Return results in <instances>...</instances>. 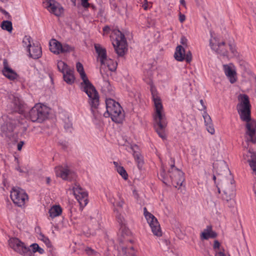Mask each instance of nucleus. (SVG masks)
Wrapping results in <instances>:
<instances>
[{
    "instance_id": "nucleus-1",
    "label": "nucleus",
    "mask_w": 256,
    "mask_h": 256,
    "mask_svg": "<svg viewBox=\"0 0 256 256\" xmlns=\"http://www.w3.org/2000/svg\"><path fill=\"white\" fill-rule=\"evenodd\" d=\"M76 68L79 73L82 82L80 83L81 90L85 92L89 98V103L91 106L96 108L99 104V96L97 91L88 80L84 69L82 64L78 62Z\"/></svg>"
},
{
    "instance_id": "nucleus-2",
    "label": "nucleus",
    "mask_w": 256,
    "mask_h": 256,
    "mask_svg": "<svg viewBox=\"0 0 256 256\" xmlns=\"http://www.w3.org/2000/svg\"><path fill=\"white\" fill-rule=\"evenodd\" d=\"M152 100L154 106V120L158 126L156 131L158 136L162 139L166 138V134L164 129L166 126V122L165 120V115L164 112V108L160 98L158 96L157 92L154 90H152Z\"/></svg>"
},
{
    "instance_id": "nucleus-3",
    "label": "nucleus",
    "mask_w": 256,
    "mask_h": 256,
    "mask_svg": "<svg viewBox=\"0 0 256 256\" xmlns=\"http://www.w3.org/2000/svg\"><path fill=\"white\" fill-rule=\"evenodd\" d=\"M106 112L104 114V116H110L115 122H122L124 118V114L120 104L112 98H106Z\"/></svg>"
},
{
    "instance_id": "nucleus-4",
    "label": "nucleus",
    "mask_w": 256,
    "mask_h": 256,
    "mask_svg": "<svg viewBox=\"0 0 256 256\" xmlns=\"http://www.w3.org/2000/svg\"><path fill=\"white\" fill-rule=\"evenodd\" d=\"M112 45L119 56H123L127 50L126 40L124 36L119 30H114L111 35Z\"/></svg>"
},
{
    "instance_id": "nucleus-5",
    "label": "nucleus",
    "mask_w": 256,
    "mask_h": 256,
    "mask_svg": "<svg viewBox=\"0 0 256 256\" xmlns=\"http://www.w3.org/2000/svg\"><path fill=\"white\" fill-rule=\"evenodd\" d=\"M94 48L98 54V60L101 65L106 66L110 71H114L117 67V63L107 56L106 48L98 44H94Z\"/></svg>"
},
{
    "instance_id": "nucleus-6",
    "label": "nucleus",
    "mask_w": 256,
    "mask_h": 256,
    "mask_svg": "<svg viewBox=\"0 0 256 256\" xmlns=\"http://www.w3.org/2000/svg\"><path fill=\"white\" fill-rule=\"evenodd\" d=\"M239 104L237 108L240 118L246 120L250 114V104L248 96L246 94H240L238 96Z\"/></svg>"
},
{
    "instance_id": "nucleus-7",
    "label": "nucleus",
    "mask_w": 256,
    "mask_h": 256,
    "mask_svg": "<svg viewBox=\"0 0 256 256\" xmlns=\"http://www.w3.org/2000/svg\"><path fill=\"white\" fill-rule=\"evenodd\" d=\"M10 196L14 204L19 207L24 206L28 200L26 192L19 187H13L12 188Z\"/></svg>"
},
{
    "instance_id": "nucleus-8",
    "label": "nucleus",
    "mask_w": 256,
    "mask_h": 256,
    "mask_svg": "<svg viewBox=\"0 0 256 256\" xmlns=\"http://www.w3.org/2000/svg\"><path fill=\"white\" fill-rule=\"evenodd\" d=\"M47 108L40 104H36L30 111L29 117L33 122H42L48 116Z\"/></svg>"
},
{
    "instance_id": "nucleus-9",
    "label": "nucleus",
    "mask_w": 256,
    "mask_h": 256,
    "mask_svg": "<svg viewBox=\"0 0 256 256\" xmlns=\"http://www.w3.org/2000/svg\"><path fill=\"white\" fill-rule=\"evenodd\" d=\"M144 214L154 235L158 237L161 236L162 231L157 218L149 212L146 208L144 209Z\"/></svg>"
},
{
    "instance_id": "nucleus-10",
    "label": "nucleus",
    "mask_w": 256,
    "mask_h": 256,
    "mask_svg": "<svg viewBox=\"0 0 256 256\" xmlns=\"http://www.w3.org/2000/svg\"><path fill=\"white\" fill-rule=\"evenodd\" d=\"M242 120L246 122L245 134L246 142L253 144L256 143V121L250 118V114L246 120Z\"/></svg>"
},
{
    "instance_id": "nucleus-11",
    "label": "nucleus",
    "mask_w": 256,
    "mask_h": 256,
    "mask_svg": "<svg viewBox=\"0 0 256 256\" xmlns=\"http://www.w3.org/2000/svg\"><path fill=\"white\" fill-rule=\"evenodd\" d=\"M169 172L173 186L176 188L182 186L184 180V172L176 168L174 164L171 165Z\"/></svg>"
},
{
    "instance_id": "nucleus-12",
    "label": "nucleus",
    "mask_w": 256,
    "mask_h": 256,
    "mask_svg": "<svg viewBox=\"0 0 256 256\" xmlns=\"http://www.w3.org/2000/svg\"><path fill=\"white\" fill-rule=\"evenodd\" d=\"M72 191L76 198L78 202L81 207H84L88 203V194L80 185L75 184L72 188Z\"/></svg>"
},
{
    "instance_id": "nucleus-13",
    "label": "nucleus",
    "mask_w": 256,
    "mask_h": 256,
    "mask_svg": "<svg viewBox=\"0 0 256 256\" xmlns=\"http://www.w3.org/2000/svg\"><path fill=\"white\" fill-rule=\"evenodd\" d=\"M8 244L15 252L21 254L27 252L29 250L23 242L16 238H10L8 240Z\"/></svg>"
},
{
    "instance_id": "nucleus-14",
    "label": "nucleus",
    "mask_w": 256,
    "mask_h": 256,
    "mask_svg": "<svg viewBox=\"0 0 256 256\" xmlns=\"http://www.w3.org/2000/svg\"><path fill=\"white\" fill-rule=\"evenodd\" d=\"M44 7L52 14L56 16H60L63 12L62 6L54 0H45L44 2Z\"/></svg>"
},
{
    "instance_id": "nucleus-15",
    "label": "nucleus",
    "mask_w": 256,
    "mask_h": 256,
    "mask_svg": "<svg viewBox=\"0 0 256 256\" xmlns=\"http://www.w3.org/2000/svg\"><path fill=\"white\" fill-rule=\"evenodd\" d=\"M210 46L212 49L218 54L223 56H226L228 54L225 43L224 42H218L216 38L210 39Z\"/></svg>"
},
{
    "instance_id": "nucleus-16",
    "label": "nucleus",
    "mask_w": 256,
    "mask_h": 256,
    "mask_svg": "<svg viewBox=\"0 0 256 256\" xmlns=\"http://www.w3.org/2000/svg\"><path fill=\"white\" fill-rule=\"evenodd\" d=\"M55 172L56 176L62 178L63 180H70L73 178L74 175V174L68 168H64L62 166L56 167Z\"/></svg>"
},
{
    "instance_id": "nucleus-17",
    "label": "nucleus",
    "mask_w": 256,
    "mask_h": 256,
    "mask_svg": "<svg viewBox=\"0 0 256 256\" xmlns=\"http://www.w3.org/2000/svg\"><path fill=\"white\" fill-rule=\"evenodd\" d=\"M4 68L2 70L3 74L10 80H14L18 77L17 74L10 68L8 61L4 59L3 61Z\"/></svg>"
},
{
    "instance_id": "nucleus-18",
    "label": "nucleus",
    "mask_w": 256,
    "mask_h": 256,
    "mask_svg": "<svg viewBox=\"0 0 256 256\" xmlns=\"http://www.w3.org/2000/svg\"><path fill=\"white\" fill-rule=\"evenodd\" d=\"M235 196V192L234 190H230V188L225 189L224 190L222 194V199L226 201L228 204H230V206H233L234 200V198Z\"/></svg>"
},
{
    "instance_id": "nucleus-19",
    "label": "nucleus",
    "mask_w": 256,
    "mask_h": 256,
    "mask_svg": "<svg viewBox=\"0 0 256 256\" xmlns=\"http://www.w3.org/2000/svg\"><path fill=\"white\" fill-rule=\"evenodd\" d=\"M62 209L60 205H54L48 210V219L53 220L61 215Z\"/></svg>"
},
{
    "instance_id": "nucleus-20",
    "label": "nucleus",
    "mask_w": 256,
    "mask_h": 256,
    "mask_svg": "<svg viewBox=\"0 0 256 256\" xmlns=\"http://www.w3.org/2000/svg\"><path fill=\"white\" fill-rule=\"evenodd\" d=\"M102 92L106 96H112L114 94L112 86L108 80H104L101 84Z\"/></svg>"
},
{
    "instance_id": "nucleus-21",
    "label": "nucleus",
    "mask_w": 256,
    "mask_h": 256,
    "mask_svg": "<svg viewBox=\"0 0 256 256\" xmlns=\"http://www.w3.org/2000/svg\"><path fill=\"white\" fill-rule=\"evenodd\" d=\"M28 52L30 56L34 59L40 58L42 54L41 48L38 45L33 44L30 48H28Z\"/></svg>"
},
{
    "instance_id": "nucleus-22",
    "label": "nucleus",
    "mask_w": 256,
    "mask_h": 256,
    "mask_svg": "<svg viewBox=\"0 0 256 256\" xmlns=\"http://www.w3.org/2000/svg\"><path fill=\"white\" fill-rule=\"evenodd\" d=\"M217 236L216 232L212 230L211 226H208L200 234L201 240H208L210 238H214Z\"/></svg>"
},
{
    "instance_id": "nucleus-23",
    "label": "nucleus",
    "mask_w": 256,
    "mask_h": 256,
    "mask_svg": "<svg viewBox=\"0 0 256 256\" xmlns=\"http://www.w3.org/2000/svg\"><path fill=\"white\" fill-rule=\"evenodd\" d=\"M247 152L248 154L244 156H250L251 159L248 158L247 160L249 162L251 168L256 175V154H255L250 150ZM244 158L246 159V158L244 157Z\"/></svg>"
},
{
    "instance_id": "nucleus-24",
    "label": "nucleus",
    "mask_w": 256,
    "mask_h": 256,
    "mask_svg": "<svg viewBox=\"0 0 256 256\" xmlns=\"http://www.w3.org/2000/svg\"><path fill=\"white\" fill-rule=\"evenodd\" d=\"M62 44L55 39H52L50 42V50L55 54L60 53Z\"/></svg>"
},
{
    "instance_id": "nucleus-25",
    "label": "nucleus",
    "mask_w": 256,
    "mask_h": 256,
    "mask_svg": "<svg viewBox=\"0 0 256 256\" xmlns=\"http://www.w3.org/2000/svg\"><path fill=\"white\" fill-rule=\"evenodd\" d=\"M224 72L232 84L236 81V73L230 66L228 65H224Z\"/></svg>"
},
{
    "instance_id": "nucleus-26",
    "label": "nucleus",
    "mask_w": 256,
    "mask_h": 256,
    "mask_svg": "<svg viewBox=\"0 0 256 256\" xmlns=\"http://www.w3.org/2000/svg\"><path fill=\"white\" fill-rule=\"evenodd\" d=\"M213 248L215 252L214 256H230L226 252L224 248L220 246V243L216 240L214 242Z\"/></svg>"
},
{
    "instance_id": "nucleus-27",
    "label": "nucleus",
    "mask_w": 256,
    "mask_h": 256,
    "mask_svg": "<svg viewBox=\"0 0 256 256\" xmlns=\"http://www.w3.org/2000/svg\"><path fill=\"white\" fill-rule=\"evenodd\" d=\"M174 57L179 62L183 61L185 58V50L182 46H178L176 49Z\"/></svg>"
},
{
    "instance_id": "nucleus-28",
    "label": "nucleus",
    "mask_w": 256,
    "mask_h": 256,
    "mask_svg": "<svg viewBox=\"0 0 256 256\" xmlns=\"http://www.w3.org/2000/svg\"><path fill=\"white\" fill-rule=\"evenodd\" d=\"M63 78L64 80L67 84H72L74 82L75 80L74 70L71 69L67 70V71L63 73Z\"/></svg>"
},
{
    "instance_id": "nucleus-29",
    "label": "nucleus",
    "mask_w": 256,
    "mask_h": 256,
    "mask_svg": "<svg viewBox=\"0 0 256 256\" xmlns=\"http://www.w3.org/2000/svg\"><path fill=\"white\" fill-rule=\"evenodd\" d=\"M132 148L134 150L133 155H134L135 160L136 161V162L138 163V167L142 166L143 163H144L142 158L140 154L138 152L134 150L135 149L138 148L137 146L134 145V146H132Z\"/></svg>"
},
{
    "instance_id": "nucleus-30",
    "label": "nucleus",
    "mask_w": 256,
    "mask_h": 256,
    "mask_svg": "<svg viewBox=\"0 0 256 256\" xmlns=\"http://www.w3.org/2000/svg\"><path fill=\"white\" fill-rule=\"evenodd\" d=\"M1 28L2 30H6L9 32H11L12 30V22L8 20H4L1 24Z\"/></svg>"
},
{
    "instance_id": "nucleus-31",
    "label": "nucleus",
    "mask_w": 256,
    "mask_h": 256,
    "mask_svg": "<svg viewBox=\"0 0 256 256\" xmlns=\"http://www.w3.org/2000/svg\"><path fill=\"white\" fill-rule=\"evenodd\" d=\"M57 67L58 70L62 74L67 71V70L70 69L66 64L61 60L58 61Z\"/></svg>"
},
{
    "instance_id": "nucleus-32",
    "label": "nucleus",
    "mask_w": 256,
    "mask_h": 256,
    "mask_svg": "<svg viewBox=\"0 0 256 256\" xmlns=\"http://www.w3.org/2000/svg\"><path fill=\"white\" fill-rule=\"evenodd\" d=\"M32 38L30 36H26L22 40V44L24 47L27 48V50L28 48H30L32 45Z\"/></svg>"
},
{
    "instance_id": "nucleus-33",
    "label": "nucleus",
    "mask_w": 256,
    "mask_h": 256,
    "mask_svg": "<svg viewBox=\"0 0 256 256\" xmlns=\"http://www.w3.org/2000/svg\"><path fill=\"white\" fill-rule=\"evenodd\" d=\"M122 252L126 256H134L135 251L132 246L122 248Z\"/></svg>"
},
{
    "instance_id": "nucleus-34",
    "label": "nucleus",
    "mask_w": 256,
    "mask_h": 256,
    "mask_svg": "<svg viewBox=\"0 0 256 256\" xmlns=\"http://www.w3.org/2000/svg\"><path fill=\"white\" fill-rule=\"evenodd\" d=\"M74 50V48L67 44H62L60 53L70 52Z\"/></svg>"
},
{
    "instance_id": "nucleus-35",
    "label": "nucleus",
    "mask_w": 256,
    "mask_h": 256,
    "mask_svg": "<svg viewBox=\"0 0 256 256\" xmlns=\"http://www.w3.org/2000/svg\"><path fill=\"white\" fill-rule=\"evenodd\" d=\"M120 232H121L122 236L125 238L127 236L130 234V232L128 228L126 227V225L124 226H121L120 228Z\"/></svg>"
},
{
    "instance_id": "nucleus-36",
    "label": "nucleus",
    "mask_w": 256,
    "mask_h": 256,
    "mask_svg": "<svg viewBox=\"0 0 256 256\" xmlns=\"http://www.w3.org/2000/svg\"><path fill=\"white\" fill-rule=\"evenodd\" d=\"M116 170L124 179L126 180L128 178V174L126 172L122 166L118 167Z\"/></svg>"
},
{
    "instance_id": "nucleus-37",
    "label": "nucleus",
    "mask_w": 256,
    "mask_h": 256,
    "mask_svg": "<svg viewBox=\"0 0 256 256\" xmlns=\"http://www.w3.org/2000/svg\"><path fill=\"white\" fill-rule=\"evenodd\" d=\"M202 116L204 118L205 124H210L212 123V120L210 116L208 114L206 111L203 113Z\"/></svg>"
},
{
    "instance_id": "nucleus-38",
    "label": "nucleus",
    "mask_w": 256,
    "mask_h": 256,
    "mask_svg": "<svg viewBox=\"0 0 256 256\" xmlns=\"http://www.w3.org/2000/svg\"><path fill=\"white\" fill-rule=\"evenodd\" d=\"M85 252L86 254L90 256H96L98 254L97 252L89 247L86 248Z\"/></svg>"
},
{
    "instance_id": "nucleus-39",
    "label": "nucleus",
    "mask_w": 256,
    "mask_h": 256,
    "mask_svg": "<svg viewBox=\"0 0 256 256\" xmlns=\"http://www.w3.org/2000/svg\"><path fill=\"white\" fill-rule=\"evenodd\" d=\"M116 218L118 219V221L121 226H124L126 225V220H124V217L122 216L120 214H118V212H116Z\"/></svg>"
},
{
    "instance_id": "nucleus-40",
    "label": "nucleus",
    "mask_w": 256,
    "mask_h": 256,
    "mask_svg": "<svg viewBox=\"0 0 256 256\" xmlns=\"http://www.w3.org/2000/svg\"><path fill=\"white\" fill-rule=\"evenodd\" d=\"M206 128V130L210 134H213L215 132V130L214 128L212 123H211L210 124H205Z\"/></svg>"
},
{
    "instance_id": "nucleus-41",
    "label": "nucleus",
    "mask_w": 256,
    "mask_h": 256,
    "mask_svg": "<svg viewBox=\"0 0 256 256\" xmlns=\"http://www.w3.org/2000/svg\"><path fill=\"white\" fill-rule=\"evenodd\" d=\"M186 62H190L192 60V54L190 51L185 52V58Z\"/></svg>"
},
{
    "instance_id": "nucleus-42",
    "label": "nucleus",
    "mask_w": 256,
    "mask_h": 256,
    "mask_svg": "<svg viewBox=\"0 0 256 256\" xmlns=\"http://www.w3.org/2000/svg\"><path fill=\"white\" fill-rule=\"evenodd\" d=\"M14 100L13 102L14 105L15 106V108H21V102L20 100V99L18 98H14Z\"/></svg>"
},
{
    "instance_id": "nucleus-43",
    "label": "nucleus",
    "mask_w": 256,
    "mask_h": 256,
    "mask_svg": "<svg viewBox=\"0 0 256 256\" xmlns=\"http://www.w3.org/2000/svg\"><path fill=\"white\" fill-rule=\"evenodd\" d=\"M41 240L45 243L48 247L51 246L50 242L47 237H46L44 236H42Z\"/></svg>"
},
{
    "instance_id": "nucleus-44",
    "label": "nucleus",
    "mask_w": 256,
    "mask_h": 256,
    "mask_svg": "<svg viewBox=\"0 0 256 256\" xmlns=\"http://www.w3.org/2000/svg\"><path fill=\"white\" fill-rule=\"evenodd\" d=\"M30 247L32 248V252H36L39 248V246L37 244H31Z\"/></svg>"
},
{
    "instance_id": "nucleus-45",
    "label": "nucleus",
    "mask_w": 256,
    "mask_h": 256,
    "mask_svg": "<svg viewBox=\"0 0 256 256\" xmlns=\"http://www.w3.org/2000/svg\"><path fill=\"white\" fill-rule=\"evenodd\" d=\"M124 200H120L118 202H116V206L120 208H122L124 206Z\"/></svg>"
},
{
    "instance_id": "nucleus-46",
    "label": "nucleus",
    "mask_w": 256,
    "mask_h": 256,
    "mask_svg": "<svg viewBox=\"0 0 256 256\" xmlns=\"http://www.w3.org/2000/svg\"><path fill=\"white\" fill-rule=\"evenodd\" d=\"M230 49L234 56H236L238 52L235 48V47L231 44L229 46Z\"/></svg>"
},
{
    "instance_id": "nucleus-47",
    "label": "nucleus",
    "mask_w": 256,
    "mask_h": 256,
    "mask_svg": "<svg viewBox=\"0 0 256 256\" xmlns=\"http://www.w3.org/2000/svg\"><path fill=\"white\" fill-rule=\"evenodd\" d=\"M200 103L201 104V108H198V110H206V106L204 104V102L202 100H200Z\"/></svg>"
},
{
    "instance_id": "nucleus-48",
    "label": "nucleus",
    "mask_w": 256,
    "mask_h": 256,
    "mask_svg": "<svg viewBox=\"0 0 256 256\" xmlns=\"http://www.w3.org/2000/svg\"><path fill=\"white\" fill-rule=\"evenodd\" d=\"M186 20V16L181 12L179 13V20L180 22H183Z\"/></svg>"
},
{
    "instance_id": "nucleus-49",
    "label": "nucleus",
    "mask_w": 256,
    "mask_h": 256,
    "mask_svg": "<svg viewBox=\"0 0 256 256\" xmlns=\"http://www.w3.org/2000/svg\"><path fill=\"white\" fill-rule=\"evenodd\" d=\"M82 5L84 8H88L89 6V3L88 2V0H82Z\"/></svg>"
},
{
    "instance_id": "nucleus-50",
    "label": "nucleus",
    "mask_w": 256,
    "mask_h": 256,
    "mask_svg": "<svg viewBox=\"0 0 256 256\" xmlns=\"http://www.w3.org/2000/svg\"><path fill=\"white\" fill-rule=\"evenodd\" d=\"M180 43L184 46H186L187 44V39L184 36H182L180 39Z\"/></svg>"
},
{
    "instance_id": "nucleus-51",
    "label": "nucleus",
    "mask_w": 256,
    "mask_h": 256,
    "mask_svg": "<svg viewBox=\"0 0 256 256\" xmlns=\"http://www.w3.org/2000/svg\"><path fill=\"white\" fill-rule=\"evenodd\" d=\"M110 30V28L108 26H105L103 28V31H104V34H108Z\"/></svg>"
},
{
    "instance_id": "nucleus-52",
    "label": "nucleus",
    "mask_w": 256,
    "mask_h": 256,
    "mask_svg": "<svg viewBox=\"0 0 256 256\" xmlns=\"http://www.w3.org/2000/svg\"><path fill=\"white\" fill-rule=\"evenodd\" d=\"M145 2L142 6L144 10H146L148 8V3L146 0H144Z\"/></svg>"
},
{
    "instance_id": "nucleus-53",
    "label": "nucleus",
    "mask_w": 256,
    "mask_h": 256,
    "mask_svg": "<svg viewBox=\"0 0 256 256\" xmlns=\"http://www.w3.org/2000/svg\"><path fill=\"white\" fill-rule=\"evenodd\" d=\"M24 144L23 142H20L18 144V150H20L22 149V148Z\"/></svg>"
},
{
    "instance_id": "nucleus-54",
    "label": "nucleus",
    "mask_w": 256,
    "mask_h": 256,
    "mask_svg": "<svg viewBox=\"0 0 256 256\" xmlns=\"http://www.w3.org/2000/svg\"><path fill=\"white\" fill-rule=\"evenodd\" d=\"M220 168H224V170L228 169V168H227L226 164L224 162H222L220 163Z\"/></svg>"
},
{
    "instance_id": "nucleus-55",
    "label": "nucleus",
    "mask_w": 256,
    "mask_h": 256,
    "mask_svg": "<svg viewBox=\"0 0 256 256\" xmlns=\"http://www.w3.org/2000/svg\"><path fill=\"white\" fill-rule=\"evenodd\" d=\"M180 4H182L184 8H186V4L184 0H180Z\"/></svg>"
},
{
    "instance_id": "nucleus-56",
    "label": "nucleus",
    "mask_w": 256,
    "mask_h": 256,
    "mask_svg": "<svg viewBox=\"0 0 256 256\" xmlns=\"http://www.w3.org/2000/svg\"><path fill=\"white\" fill-rule=\"evenodd\" d=\"M40 254H42L44 252V250L39 246V248L38 251Z\"/></svg>"
},
{
    "instance_id": "nucleus-57",
    "label": "nucleus",
    "mask_w": 256,
    "mask_h": 256,
    "mask_svg": "<svg viewBox=\"0 0 256 256\" xmlns=\"http://www.w3.org/2000/svg\"><path fill=\"white\" fill-rule=\"evenodd\" d=\"M114 164L115 166L116 167V169L118 168V167H120L121 166H118V164L117 162H114Z\"/></svg>"
},
{
    "instance_id": "nucleus-58",
    "label": "nucleus",
    "mask_w": 256,
    "mask_h": 256,
    "mask_svg": "<svg viewBox=\"0 0 256 256\" xmlns=\"http://www.w3.org/2000/svg\"><path fill=\"white\" fill-rule=\"evenodd\" d=\"M50 178L49 177L46 178V183L50 184Z\"/></svg>"
},
{
    "instance_id": "nucleus-59",
    "label": "nucleus",
    "mask_w": 256,
    "mask_h": 256,
    "mask_svg": "<svg viewBox=\"0 0 256 256\" xmlns=\"http://www.w3.org/2000/svg\"><path fill=\"white\" fill-rule=\"evenodd\" d=\"M192 152H194V154H196V152L195 149L192 150Z\"/></svg>"
},
{
    "instance_id": "nucleus-60",
    "label": "nucleus",
    "mask_w": 256,
    "mask_h": 256,
    "mask_svg": "<svg viewBox=\"0 0 256 256\" xmlns=\"http://www.w3.org/2000/svg\"><path fill=\"white\" fill-rule=\"evenodd\" d=\"M0 10L4 13V14H6L7 12L5 10Z\"/></svg>"
},
{
    "instance_id": "nucleus-61",
    "label": "nucleus",
    "mask_w": 256,
    "mask_h": 256,
    "mask_svg": "<svg viewBox=\"0 0 256 256\" xmlns=\"http://www.w3.org/2000/svg\"><path fill=\"white\" fill-rule=\"evenodd\" d=\"M202 2V0H198V4H200V2Z\"/></svg>"
},
{
    "instance_id": "nucleus-62",
    "label": "nucleus",
    "mask_w": 256,
    "mask_h": 256,
    "mask_svg": "<svg viewBox=\"0 0 256 256\" xmlns=\"http://www.w3.org/2000/svg\"><path fill=\"white\" fill-rule=\"evenodd\" d=\"M213 180H214V181L216 180V176H213Z\"/></svg>"
}]
</instances>
